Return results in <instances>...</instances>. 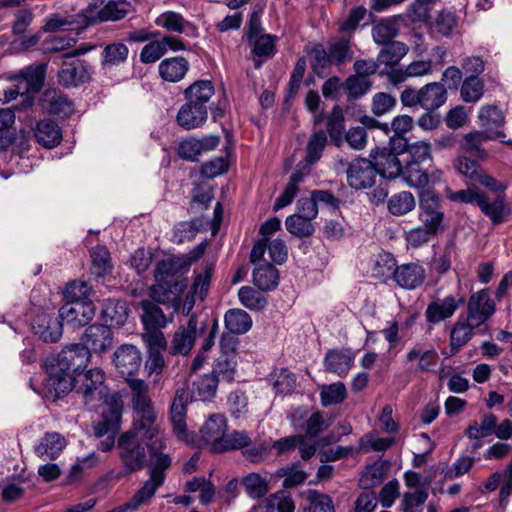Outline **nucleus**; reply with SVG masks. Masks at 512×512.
I'll return each instance as SVG.
<instances>
[{
  "label": "nucleus",
  "mask_w": 512,
  "mask_h": 512,
  "mask_svg": "<svg viewBox=\"0 0 512 512\" xmlns=\"http://www.w3.org/2000/svg\"><path fill=\"white\" fill-rule=\"evenodd\" d=\"M370 156L373 159V165L376 167L377 174L387 179H395L400 176L402 165L398 155L388 148H376L371 151Z\"/></svg>",
  "instance_id": "nucleus-16"
},
{
  "label": "nucleus",
  "mask_w": 512,
  "mask_h": 512,
  "mask_svg": "<svg viewBox=\"0 0 512 512\" xmlns=\"http://www.w3.org/2000/svg\"><path fill=\"white\" fill-rule=\"evenodd\" d=\"M214 86L209 80H198L185 90L186 100L207 107V103L214 95Z\"/></svg>",
  "instance_id": "nucleus-39"
},
{
  "label": "nucleus",
  "mask_w": 512,
  "mask_h": 512,
  "mask_svg": "<svg viewBox=\"0 0 512 512\" xmlns=\"http://www.w3.org/2000/svg\"><path fill=\"white\" fill-rule=\"evenodd\" d=\"M227 432V420L223 414H212L200 429L201 438L216 453L218 442H222Z\"/></svg>",
  "instance_id": "nucleus-20"
},
{
  "label": "nucleus",
  "mask_w": 512,
  "mask_h": 512,
  "mask_svg": "<svg viewBox=\"0 0 512 512\" xmlns=\"http://www.w3.org/2000/svg\"><path fill=\"white\" fill-rule=\"evenodd\" d=\"M141 308L143 310L142 322L145 328H162L170 321L162 309L150 300H143Z\"/></svg>",
  "instance_id": "nucleus-41"
},
{
  "label": "nucleus",
  "mask_w": 512,
  "mask_h": 512,
  "mask_svg": "<svg viewBox=\"0 0 512 512\" xmlns=\"http://www.w3.org/2000/svg\"><path fill=\"white\" fill-rule=\"evenodd\" d=\"M428 498L425 489H417L412 492H406L401 501L402 512H422L423 505Z\"/></svg>",
  "instance_id": "nucleus-61"
},
{
  "label": "nucleus",
  "mask_w": 512,
  "mask_h": 512,
  "mask_svg": "<svg viewBox=\"0 0 512 512\" xmlns=\"http://www.w3.org/2000/svg\"><path fill=\"white\" fill-rule=\"evenodd\" d=\"M402 180L412 188H424L429 184H435L441 181L442 171L434 166L423 170L418 162H408L400 176Z\"/></svg>",
  "instance_id": "nucleus-8"
},
{
  "label": "nucleus",
  "mask_w": 512,
  "mask_h": 512,
  "mask_svg": "<svg viewBox=\"0 0 512 512\" xmlns=\"http://www.w3.org/2000/svg\"><path fill=\"white\" fill-rule=\"evenodd\" d=\"M90 362L89 351L80 343L65 346L56 357L48 358L45 368L56 392L72 390L73 378Z\"/></svg>",
  "instance_id": "nucleus-1"
},
{
  "label": "nucleus",
  "mask_w": 512,
  "mask_h": 512,
  "mask_svg": "<svg viewBox=\"0 0 512 512\" xmlns=\"http://www.w3.org/2000/svg\"><path fill=\"white\" fill-rule=\"evenodd\" d=\"M240 303L249 310L259 311L267 305V298L260 291L254 290L250 286H243L238 291Z\"/></svg>",
  "instance_id": "nucleus-51"
},
{
  "label": "nucleus",
  "mask_w": 512,
  "mask_h": 512,
  "mask_svg": "<svg viewBox=\"0 0 512 512\" xmlns=\"http://www.w3.org/2000/svg\"><path fill=\"white\" fill-rule=\"evenodd\" d=\"M355 356L350 349L329 350L324 358L325 369L340 377H345L354 365Z\"/></svg>",
  "instance_id": "nucleus-21"
},
{
  "label": "nucleus",
  "mask_w": 512,
  "mask_h": 512,
  "mask_svg": "<svg viewBox=\"0 0 512 512\" xmlns=\"http://www.w3.org/2000/svg\"><path fill=\"white\" fill-rule=\"evenodd\" d=\"M63 322L59 316L54 317L46 313H42L36 317L33 323L34 333L44 342L55 343L62 336Z\"/></svg>",
  "instance_id": "nucleus-22"
},
{
  "label": "nucleus",
  "mask_w": 512,
  "mask_h": 512,
  "mask_svg": "<svg viewBox=\"0 0 512 512\" xmlns=\"http://www.w3.org/2000/svg\"><path fill=\"white\" fill-rule=\"evenodd\" d=\"M100 463V458L95 452H91L85 457L77 458L76 462L71 466L66 482L68 484L81 480L90 470Z\"/></svg>",
  "instance_id": "nucleus-42"
},
{
  "label": "nucleus",
  "mask_w": 512,
  "mask_h": 512,
  "mask_svg": "<svg viewBox=\"0 0 512 512\" xmlns=\"http://www.w3.org/2000/svg\"><path fill=\"white\" fill-rule=\"evenodd\" d=\"M421 107L435 111L447 101V89L441 82H430L421 87Z\"/></svg>",
  "instance_id": "nucleus-28"
},
{
  "label": "nucleus",
  "mask_w": 512,
  "mask_h": 512,
  "mask_svg": "<svg viewBox=\"0 0 512 512\" xmlns=\"http://www.w3.org/2000/svg\"><path fill=\"white\" fill-rule=\"evenodd\" d=\"M496 312V302L491 298L488 288H483L469 296L466 316L477 327L489 321Z\"/></svg>",
  "instance_id": "nucleus-6"
},
{
  "label": "nucleus",
  "mask_w": 512,
  "mask_h": 512,
  "mask_svg": "<svg viewBox=\"0 0 512 512\" xmlns=\"http://www.w3.org/2000/svg\"><path fill=\"white\" fill-rule=\"evenodd\" d=\"M105 373L100 368H92L86 372L81 371L73 378V386L77 393L82 394L85 405L91 408L96 406V401L103 397V384Z\"/></svg>",
  "instance_id": "nucleus-5"
},
{
  "label": "nucleus",
  "mask_w": 512,
  "mask_h": 512,
  "mask_svg": "<svg viewBox=\"0 0 512 512\" xmlns=\"http://www.w3.org/2000/svg\"><path fill=\"white\" fill-rule=\"evenodd\" d=\"M309 62L314 73L323 77L325 70L332 63L329 53L324 49L323 45L316 44L307 51Z\"/></svg>",
  "instance_id": "nucleus-45"
},
{
  "label": "nucleus",
  "mask_w": 512,
  "mask_h": 512,
  "mask_svg": "<svg viewBox=\"0 0 512 512\" xmlns=\"http://www.w3.org/2000/svg\"><path fill=\"white\" fill-rule=\"evenodd\" d=\"M387 207L395 216L405 215L415 208L414 196L408 191L396 193L389 198Z\"/></svg>",
  "instance_id": "nucleus-44"
},
{
  "label": "nucleus",
  "mask_w": 512,
  "mask_h": 512,
  "mask_svg": "<svg viewBox=\"0 0 512 512\" xmlns=\"http://www.w3.org/2000/svg\"><path fill=\"white\" fill-rule=\"evenodd\" d=\"M92 260L91 273L96 277H103L111 270L110 253L104 246H96L91 249Z\"/></svg>",
  "instance_id": "nucleus-48"
},
{
  "label": "nucleus",
  "mask_w": 512,
  "mask_h": 512,
  "mask_svg": "<svg viewBox=\"0 0 512 512\" xmlns=\"http://www.w3.org/2000/svg\"><path fill=\"white\" fill-rule=\"evenodd\" d=\"M66 446L65 438L57 432H47L35 445V454L43 459H56Z\"/></svg>",
  "instance_id": "nucleus-27"
},
{
  "label": "nucleus",
  "mask_w": 512,
  "mask_h": 512,
  "mask_svg": "<svg viewBox=\"0 0 512 512\" xmlns=\"http://www.w3.org/2000/svg\"><path fill=\"white\" fill-rule=\"evenodd\" d=\"M425 278V268L418 262L399 265L393 272V279L397 285L407 290L418 288L424 283Z\"/></svg>",
  "instance_id": "nucleus-15"
},
{
  "label": "nucleus",
  "mask_w": 512,
  "mask_h": 512,
  "mask_svg": "<svg viewBox=\"0 0 512 512\" xmlns=\"http://www.w3.org/2000/svg\"><path fill=\"white\" fill-rule=\"evenodd\" d=\"M274 390L281 394H290L296 387V377L288 369L282 368L271 376Z\"/></svg>",
  "instance_id": "nucleus-60"
},
{
  "label": "nucleus",
  "mask_w": 512,
  "mask_h": 512,
  "mask_svg": "<svg viewBox=\"0 0 512 512\" xmlns=\"http://www.w3.org/2000/svg\"><path fill=\"white\" fill-rule=\"evenodd\" d=\"M185 288L186 284L183 281L156 282L150 289V295L157 303L169 304L177 311L180 309L181 295Z\"/></svg>",
  "instance_id": "nucleus-14"
},
{
  "label": "nucleus",
  "mask_w": 512,
  "mask_h": 512,
  "mask_svg": "<svg viewBox=\"0 0 512 512\" xmlns=\"http://www.w3.org/2000/svg\"><path fill=\"white\" fill-rule=\"evenodd\" d=\"M129 54V49L124 43H111L105 46L102 52V66L111 67L124 63Z\"/></svg>",
  "instance_id": "nucleus-49"
},
{
  "label": "nucleus",
  "mask_w": 512,
  "mask_h": 512,
  "mask_svg": "<svg viewBox=\"0 0 512 512\" xmlns=\"http://www.w3.org/2000/svg\"><path fill=\"white\" fill-rule=\"evenodd\" d=\"M188 268L189 263H186L185 259L180 257H168L157 263L154 277L156 282H176L179 280L174 277L188 270Z\"/></svg>",
  "instance_id": "nucleus-29"
},
{
  "label": "nucleus",
  "mask_w": 512,
  "mask_h": 512,
  "mask_svg": "<svg viewBox=\"0 0 512 512\" xmlns=\"http://www.w3.org/2000/svg\"><path fill=\"white\" fill-rule=\"evenodd\" d=\"M171 458L168 454H150L149 468L150 477L143 486L125 504L119 506L123 512L136 511L142 505L149 503L157 489L165 480V470L169 468Z\"/></svg>",
  "instance_id": "nucleus-2"
},
{
  "label": "nucleus",
  "mask_w": 512,
  "mask_h": 512,
  "mask_svg": "<svg viewBox=\"0 0 512 512\" xmlns=\"http://www.w3.org/2000/svg\"><path fill=\"white\" fill-rule=\"evenodd\" d=\"M503 132H493L492 134L487 131H474L465 135L463 139V148L468 152L481 153V146L484 142L504 138Z\"/></svg>",
  "instance_id": "nucleus-47"
},
{
  "label": "nucleus",
  "mask_w": 512,
  "mask_h": 512,
  "mask_svg": "<svg viewBox=\"0 0 512 512\" xmlns=\"http://www.w3.org/2000/svg\"><path fill=\"white\" fill-rule=\"evenodd\" d=\"M189 67V62L184 57L176 56L162 60L158 65V72L164 81L176 83L185 77Z\"/></svg>",
  "instance_id": "nucleus-26"
},
{
  "label": "nucleus",
  "mask_w": 512,
  "mask_h": 512,
  "mask_svg": "<svg viewBox=\"0 0 512 512\" xmlns=\"http://www.w3.org/2000/svg\"><path fill=\"white\" fill-rule=\"evenodd\" d=\"M246 494L252 499L264 497L270 490L269 480L258 473L252 472L244 476L241 480Z\"/></svg>",
  "instance_id": "nucleus-40"
},
{
  "label": "nucleus",
  "mask_w": 512,
  "mask_h": 512,
  "mask_svg": "<svg viewBox=\"0 0 512 512\" xmlns=\"http://www.w3.org/2000/svg\"><path fill=\"white\" fill-rule=\"evenodd\" d=\"M344 113L339 106H335L327 119V129L332 142L336 146L343 143Z\"/></svg>",
  "instance_id": "nucleus-52"
},
{
  "label": "nucleus",
  "mask_w": 512,
  "mask_h": 512,
  "mask_svg": "<svg viewBox=\"0 0 512 512\" xmlns=\"http://www.w3.org/2000/svg\"><path fill=\"white\" fill-rule=\"evenodd\" d=\"M36 140L47 148L57 146L62 138V133L56 122L52 120H42L37 123L34 130Z\"/></svg>",
  "instance_id": "nucleus-34"
},
{
  "label": "nucleus",
  "mask_w": 512,
  "mask_h": 512,
  "mask_svg": "<svg viewBox=\"0 0 512 512\" xmlns=\"http://www.w3.org/2000/svg\"><path fill=\"white\" fill-rule=\"evenodd\" d=\"M131 10V4L126 0H93L85 9L86 18L91 21H118L123 19Z\"/></svg>",
  "instance_id": "nucleus-7"
},
{
  "label": "nucleus",
  "mask_w": 512,
  "mask_h": 512,
  "mask_svg": "<svg viewBox=\"0 0 512 512\" xmlns=\"http://www.w3.org/2000/svg\"><path fill=\"white\" fill-rule=\"evenodd\" d=\"M197 317L190 316L186 327H179L173 335L169 353L186 356L194 346L197 332Z\"/></svg>",
  "instance_id": "nucleus-17"
},
{
  "label": "nucleus",
  "mask_w": 512,
  "mask_h": 512,
  "mask_svg": "<svg viewBox=\"0 0 512 512\" xmlns=\"http://www.w3.org/2000/svg\"><path fill=\"white\" fill-rule=\"evenodd\" d=\"M304 174L301 172H294L290 181L284 189L283 193L276 199L273 209L278 211L287 205L291 204L299 191V184L303 181Z\"/></svg>",
  "instance_id": "nucleus-55"
},
{
  "label": "nucleus",
  "mask_w": 512,
  "mask_h": 512,
  "mask_svg": "<svg viewBox=\"0 0 512 512\" xmlns=\"http://www.w3.org/2000/svg\"><path fill=\"white\" fill-rule=\"evenodd\" d=\"M149 438L135 433V431H127L123 433L117 442L119 457L126 472L131 473L141 470L146 461L145 441Z\"/></svg>",
  "instance_id": "nucleus-4"
},
{
  "label": "nucleus",
  "mask_w": 512,
  "mask_h": 512,
  "mask_svg": "<svg viewBox=\"0 0 512 512\" xmlns=\"http://www.w3.org/2000/svg\"><path fill=\"white\" fill-rule=\"evenodd\" d=\"M484 94V83L476 76L467 77L460 89V95L464 102L475 103L479 101Z\"/></svg>",
  "instance_id": "nucleus-56"
},
{
  "label": "nucleus",
  "mask_w": 512,
  "mask_h": 512,
  "mask_svg": "<svg viewBox=\"0 0 512 512\" xmlns=\"http://www.w3.org/2000/svg\"><path fill=\"white\" fill-rule=\"evenodd\" d=\"M113 343V334L107 325L93 324L84 332L81 345L92 353L101 354L109 350Z\"/></svg>",
  "instance_id": "nucleus-10"
},
{
  "label": "nucleus",
  "mask_w": 512,
  "mask_h": 512,
  "mask_svg": "<svg viewBox=\"0 0 512 512\" xmlns=\"http://www.w3.org/2000/svg\"><path fill=\"white\" fill-rule=\"evenodd\" d=\"M351 41L346 37L334 38L329 42L328 53L333 64L341 65L352 58Z\"/></svg>",
  "instance_id": "nucleus-46"
},
{
  "label": "nucleus",
  "mask_w": 512,
  "mask_h": 512,
  "mask_svg": "<svg viewBox=\"0 0 512 512\" xmlns=\"http://www.w3.org/2000/svg\"><path fill=\"white\" fill-rule=\"evenodd\" d=\"M214 267V263H207L203 269L196 274L191 286L193 296H198L202 300L205 298L210 287Z\"/></svg>",
  "instance_id": "nucleus-59"
},
{
  "label": "nucleus",
  "mask_w": 512,
  "mask_h": 512,
  "mask_svg": "<svg viewBox=\"0 0 512 512\" xmlns=\"http://www.w3.org/2000/svg\"><path fill=\"white\" fill-rule=\"evenodd\" d=\"M478 118L485 131L502 132L500 128L504 125L505 117L500 108L495 105L482 106L478 113Z\"/></svg>",
  "instance_id": "nucleus-38"
},
{
  "label": "nucleus",
  "mask_w": 512,
  "mask_h": 512,
  "mask_svg": "<svg viewBox=\"0 0 512 512\" xmlns=\"http://www.w3.org/2000/svg\"><path fill=\"white\" fill-rule=\"evenodd\" d=\"M464 303L463 297L447 295L442 299H436L428 304L425 310V318L429 324H439L451 318L458 308Z\"/></svg>",
  "instance_id": "nucleus-12"
},
{
  "label": "nucleus",
  "mask_w": 512,
  "mask_h": 512,
  "mask_svg": "<svg viewBox=\"0 0 512 512\" xmlns=\"http://www.w3.org/2000/svg\"><path fill=\"white\" fill-rule=\"evenodd\" d=\"M113 362L119 373L124 376H131L141 366V352L134 345H122L114 352Z\"/></svg>",
  "instance_id": "nucleus-19"
},
{
  "label": "nucleus",
  "mask_w": 512,
  "mask_h": 512,
  "mask_svg": "<svg viewBox=\"0 0 512 512\" xmlns=\"http://www.w3.org/2000/svg\"><path fill=\"white\" fill-rule=\"evenodd\" d=\"M477 205L482 213L490 218L493 225L505 222L510 214V210L506 205L505 197L501 195H498L491 200L484 192H482Z\"/></svg>",
  "instance_id": "nucleus-23"
},
{
  "label": "nucleus",
  "mask_w": 512,
  "mask_h": 512,
  "mask_svg": "<svg viewBox=\"0 0 512 512\" xmlns=\"http://www.w3.org/2000/svg\"><path fill=\"white\" fill-rule=\"evenodd\" d=\"M252 444L250 436L244 431H233L225 434L222 442L216 445V453H223L230 450H238L249 447Z\"/></svg>",
  "instance_id": "nucleus-50"
},
{
  "label": "nucleus",
  "mask_w": 512,
  "mask_h": 512,
  "mask_svg": "<svg viewBox=\"0 0 512 512\" xmlns=\"http://www.w3.org/2000/svg\"><path fill=\"white\" fill-rule=\"evenodd\" d=\"M132 407L134 417L132 428L129 431H135V433L149 438L147 445L150 454H164L162 450L165 447V439L156 425L157 413L152 401L150 400Z\"/></svg>",
  "instance_id": "nucleus-3"
},
{
  "label": "nucleus",
  "mask_w": 512,
  "mask_h": 512,
  "mask_svg": "<svg viewBox=\"0 0 512 512\" xmlns=\"http://www.w3.org/2000/svg\"><path fill=\"white\" fill-rule=\"evenodd\" d=\"M121 407L117 404L107 407L102 412V420L94 427L96 437H103L109 433H116L120 429Z\"/></svg>",
  "instance_id": "nucleus-32"
},
{
  "label": "nucleus",
  "mask_w": 512,
  "mask_h": 512,
  "mask_svg": "<svg viewBox=\"0 0 512 512\" xmlns=\"http://www.w3.org/2000/svg\"><path fill=\"white\" fill-rule=\"evenodd\" d=\"M377 176L373 162L364 158L355 159L347 169V180L354 189H366L374 185Z\"/></svg>",
  "instance_id": "nucleus-11"
},
{
  "label": "nucleus",
  "mask_w": 512,
  "mask_h": 512,
  "mask_svg": "<svg viewBox=\"0 0 512 512\" xmlns=\"http://www.w3.org/2000/svg\"><path fill=\"white\" fill-rule=\"evenodd\" d=\"M438 353L434 348L423 349L422 344L414 345L406 354L408 362L417 361L416 371L420 373L428 372L436 366Z\"/></svg>",
  "instance_id": "nucleus-31"
},
{
  "label": "nucleus",
  "mask_w": 512,
  "mask_h": 512,
  "mask_svg": "<svg viewBox=\"0 0 512 512\" xmlns=\"http://www.w3.org/2000/svg\"><path fill=\"white\" fill-rule=\"evenodd\" d=\"M45 69L43 66H29L17 75V79L24 82V92H38L43 85Z\"/></svg>",
  "instance_id": "nucleus-43"
},
{
  "label": "nucleus",
  "mask_w": 512,
  "mask_h": 512,
  "mask_svg": "<svg viewBox=\"0 0 512 512\" xmlns=\"http://www.w3.org/2000/svg\"><path fill=\"white\" fill-rule=\"evenodd\" d=\"M94 316L95 307L92 301H71L59 309L60 320L73 327L87 325Z\"/></svg>",
  "instance_id": "nucleus-9"
},
{
  "label": "nucleus",
  "mask_w": 512,
  "mask_h": 512,
  "mask_svg": "<svg viewBox=\"0 0 512 512\" xmlns=\"http://www.w3.org/2000/svg\"><path fill=\"white\" fill-rule=\"evenodd\" d=\"M497 422L498 418L493 413H484L480 421H474L469 424L466 436L470 439H480L494 435Z\"/></svg>",
  "instance_id": "nucleus-37"
},
{
  "label": "nucleus",
  "mask_w": 512,
  "mask_h": 512,
  "mask_svg": "<svg viewBox=\"0 0 512 512\" xmlns=\"http://www.w3.org/2000/svg\"><path fill=\"white\" fill-rule=\"evenodd\" d=\"M327 143L326 133L322 130L314 132L307 144L306 160L312 164L318 161Z\"/></svg>",
  "instance_id": "nucleus-63"
},
{
  "label": "nucleus",
  "mask_w": 512,
  "mask_h": 512,
  "mask_svg": "<svg viewBox=\"0 0 512 512\" xmlns=\"http://www.w3.org/2000/svg\"><path fill=\"white\" fill-rule=\"evenodd\" d=\"M155 24L167 31L175 33H188L196 31L193 24L187 21L181 14L174 11H166L161 13L156 19Z\"/></svg>",
  "instance_id": "nucleus-35"
},
{
  "label": "nucleus",
  "mask_w": 512,
  "mask_h": 512,
  "mask_svg": "<svg viewBox=\"0 0 512 512\" xmlns=\"http://www.w3.org/2000/svg\"><path fill=\"white\" fill-rule=\"evenodd\" d=\"M91 66L84 60L64 62L58 72L59 83L65 87H76L90 80Z\"/></svg>",
  "instance_id": "nucleus-13"
},
{
  "label": "nucleus",
  "mask_w": 512,
  "mask_h": 512,
  "mask_svg": "<svg viewBox=\"0 0 512 512\" xmlns=\"http://www.w3.org/2000/svg\"><path fill=\"white\" fill-rule=\"evenodd\" d=\"M398 33L399 25L394 20H383L372 29L373 39L378 45L390 44Z\"/></svg>",
  "instance_id": "nucleus-53"
},
{
  "label": "nucleus",
  "mask_w": 512,
  "mask_h": 512,
  "mask_svg": "<svg viewBox=\"0 0 512 512\" xmlns=\"http://www.w3.org/2000/svg\"><path fill=\"white\" fill-rule=\"evenodd\" d=\"M397 105L396 98L385 92H378L373 95L371 101V111L375 116H383L390 113Z\"/></svg>",
  "instance_id": "nucleus-62"
},
{
  "label": "nucleus",
  "mask_w": 512,
  "mask_h": 512,
  "mask_svg": "<svg viewBox=\"0 0 512 512\" xmlns=\"http://www.w3.org/2000/svg\"><path fill=\"white\" fill-rule=\"evenodd\" d=\"M285 227L289 233L299 238L309 237L314 233L312 221L297 214L286 218Z\"/></svg>",
  "instance_id": "nucleus-58"
},
{
  "label": "nucleus",
  "mask_w": 512,
  "mask_h": 512,
  "mask_svg": "<svg viewBox=\"0 0 512 512\" xmlns=\"http://www.w3.org/2000/svg\"><path fill=\"white\" fill-rule=\"evenodd\" d=\"M188 394L185 391H177L170 406V421L173 432L181 441H188L186 428V412Z\"/></svg>",
  "instance_id": "nucleus-18"
},
{
  "label": "nucleus",
  "mask_w": 512,
  "mask_h": 512,
  "mask_svg": "<svg viewBox=\"0 0 512 512\" xmlns=\"http://www.w3.org/2000/svg\"><path fill=\"white\" fill-rule=\"evenodd\" d=\"M409 47L400 41H394L384 45V48L377 55V61L381 70H387L398 66L400 61L407 55Z\"/></svg>",
  "instance_id": "nucleus-30"
},
{
  "label": "nucleus",
  "mask_w": 512,
  "mask_h": 512,
  "mask_svg": "<svg viewBox=\"0 0 512 512\" xmlns=\"http://www.w3.org/2000/svg\"><path fill=\"white\" fill-rule=\"evenodd\" d=\"M218 377L212 374H206L194 383V397L196 399L207 401L212 399L217 390Z\"/></svg>",
  "instance_id": "nucleus-57"
},
{
  "label": "nucleus",
  "mask_w": 512,
  "mask_h": 512,
  "mask_svg": "<svg viewBox=\"0 0 512 512\" xmlns=\"http://www.w3.org/2000/svg\"><path fill=\"white\" fill-rule=\"evenodd\" d=\"M478 328L468 319L460 316L454 323L449 336L450 355L457 354L473 337L474 330Z\"/></svg>",
  "instance_id": "nucleus-25"
},
{
  "label": "nucleus",
  "mask_w": 512,
  "mask_h": 512,
  "mask_svg": "<svg viewBox=\"0 0 512 512\" xmlns=\"http://www.w3.org/2000/svg\"><path fill=\"white\" fill-rule=\"evenodd\" d=\"M225 327L232 334H245L252 327L251 316L242 309H230L226 312Z\"/></svg>",
  "instance_id": "nucleus-36"
},
{
  "label": "nucleus",
  "mask_w": 512,
  "mask_h": 512,
  "mask_svg": "<svg viewBox=\"0 0 512 512\" xmlns=\"http://www.w3.org/2000/svg\"><path fill=\"white\" fill-rule=\"evenodd\" d=\"M207 116V107L187 100L178 111L177 122L182 128L190 130L202 126L206 122Z\"/></svg>",
  "instance_id": "nucleus-24"
},
{
  "label": "nucleus",
  "mask_w": 512,
  "mask_h": 512,
  "mask_svg": "<svg viewBox=\"0 0 512 512\" xmlns=\"http://www.w3.org/2000/svg\"><path fill=\"white\" fill-rule=\"evenodd\" d=\"M253 283L262 291L275 289L279 283L278 270L270 263H258L253 270Z\"/></svg>",
  "instance_id": "nucleus-33"
},
{
  "label": "nucleus",
  "mask_w": 512,
  "mask_h": 512,
  "mask_svg": "<svg viewBox=\"0 0 512 512\" xmlns=\"http://www.w3.org/2000/svg\"><path fill=\"white\" fill-rule=\"evenodd\" d=\"M384 478L383 464L375 462L368 465L363 471L359 483L363 489H370L379 485Z\"/></svg>",
  "instance_id": "nucleus-64"
},
{
  "label": "nucleus",
  "mask_w": 512,
  "mask_h": 512,
  "mask_svg": "<svg viewBox=\"0 0 512 512\" xmlns=\"http://www.w3.org/2000/svg\"><path fill=\"white\" fill-rule=\"evenodd\" d=\"M347 397V390L342 382L323 385L320 390L321 404L324 407L342 403Z\"/></svg>",
  "instance_id": "nucleus-54"
}]
</instances>
